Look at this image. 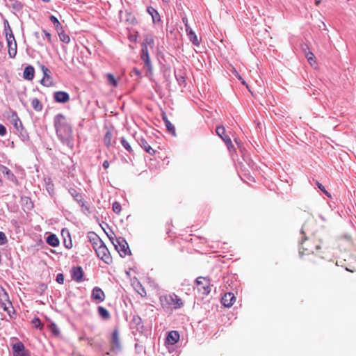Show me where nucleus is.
I'll return each instance as SVG.
<instances>
[{
    "instance_id": "1",
    "label": "nucleus",
    "mask_w": 356,
    "mask_h": 356,
    "mask_svg": "<svg viewBox=\"0 0 356 356\" xmlns=\"http://www.w3.org/2000/svg\"><path fill=\"white\" fill-rule=\"evenodd\" d=\"M326 247L323 244V241L316 236H313L309 238H305L301 243L300 248V254L302 257L312 256L311 261L315 264L317 260L323 259V256L322 254L325 250Z\"/></svg>"
},
{
    "instance_id": "2",
    "label": "nucleus",
    "mask_w": 356,
    "mask_h": 356,
    "mask_svg": "<svg viewBox=\"0 0 356 356\" xmlns=\"http://www.w3.org/2000/svg\"><path fill=\"white\" fill-rule=\"evenodd\" d=\"M56 134L63 143H69L72 138V127L62 114H58L54 120Z\"/></svg>"
},
{
    "instance_id": "3",
    "label": "nucleus",
    "mask_w": 356,
    "mask_h": 356,
    "mask_svg": "<svg viewBox=\"0 0 356 356\" xmlns=\"http://www.w3.org/2000/svg\"><path fill=\"white\" fill-rule=\"evenodd\" d=\"M94 234V237L90 238V243L92 245L93 249L97 256V257L104 261L106 264L109 265L113 262L112 257L104 245L103 241L98 238V236Z\"/></svg>"
},
{
    "instance_id": "4",
    "label": "nucleus",
    "mask_w": 356,
    "mask_h": 356,
    "mask_svg": "<svg viewBox=\"0 0 356 356\" xmlns=\"http://www.w3.org/2000/svg\"><path fill=\"white\" fill-rule=\"evenodd\" d=\"M160 302L163 308L179 309L183 307V300L175 293H169L160 297Z\"/></svg>"
},
{
    "instance_id": "5",
    "label": "nucleus",
    "mask_w": 356,
    "mask_h": 356,
    "mask_svg": "<svg viewBox=\"0 0 356 356\" xmlns=\"http://www.w3.org/2000/svg\"><path fill=\"white\" fill-rule=\"evenodd\" d=\"M148 45L150 47L154 45V39L152 37H147L145 38V42L142 44L141 49V59L145 63V68L148 73L152 74V67L147 48Z\"/></svg>"
},
{
    "instance_id": "6",
    "label": "nucleus",
    "mask_w": 356,
    "mask_h": 356,
    "mask_svg": "<svg viewBox=\"0 0 356 356\" xmlns=\"http://www.w3.org/2000/svg\"><path fill=\"white\" fill-rule=\"evenodd\" d=\"M6 37L8 44V52L10 58H14L17 54V42L10 26L6 29Z\"/></svg>"
},
{
    "instance_id": "7",
    "label": "nucleus",
    "mask_w": 356,
    "mask_h": 356,
    "mask_svg": "<svg viewBox=\"0 0 356 356\" xmlns=\"http://www.w3.org/2000/svg\"><path fill=\"white\" fill-rule=\"evenodd\" d=\"M197 291L202 295H208L211 291L210 279L206 277H199L195 280Z\"/></svg>"
},
{
    "instance_id": "8",
    "label": "nucleus",
    "mask_w": 356,
    "mask_h": 356,
    "mask_svg": "<svg viewBox=\"0 0 356 356\" xmlns=\"http://www.w3.org/2000/svg\"><path fill=\"white\" fill-rule=\"evenodd\" d=\"M113 244L121 257H126L131 254L129 245L123 238H117L116 242Z\"/></svg>"
},
{
    "instance_id": "9",
    "label": "nucleus",
    "mask_w": 356,
    "mask_h": 356,
    "mask_svg": "<svg viewBox=\"0 0 356 356\" xmlns=\"http://www.w3.org/2000/svg\"><path fill=\"white\" fill-rule=\"evenodd\" d=\"M91 298L95 303L100 304L106 300V294L101 288L95 286L92 290Z\"/></svg>"
},
{
    "instance_id": "10",
    "label": "nucleus",
    "mask_w": 356,
    "mask_h": 356,
    "mask_svg": "<svg viewBox=\"0 0 356 356\" xmlns=\"http://www.w3.org/2000/svg\"><path fill=\"white\" fill-rule=\"evenodd\" d=\"M12 349L13 356H30L29 351L25 349L24 345L21 341L14 343Z\"/></svg>"
},
{
    "instance_id": "11",
    "label": "nucleus",
    "mask_w": 356,
    "mask_h": 356,
    "mask_svg": "<svg viewBox=\"0 0 356 356\" xmlns=\"http://www.w3.org/2000/svg\"><path fill=\"white\" fill-rule=\"evenodd\" d=\"M216 134L220 137L227 146L229 151L234 149V145L232 143L231 138L225 135V129L223 126H218L216 128Z\"/></svg>"
},
{
    "instance_id": "12",
    "label": "nucleus",
    "mask_w": 356,
    "mask_h": 356,
    "mask_svg": "<svg viewBox=\"0 0 356 356\" xmlns=\"http://www.w3.org/2000/svg\"><path fill=\"white\" fill-rule=\"evenodd\" d=\"M41 69L44 74V76H43L42 79L41 80V83L43 86H47V87L51 86L53 85V81H52V78L50 76V73H51L50 70L47 67H44V65L42 66Z\"/></svg>"
},
{
    "instance_id": "13",
    "label": "nucleus",
    "mask_w": 356,
    "mask_h": 356,
    "mask_svg": "<svg viewBox=\"0 0 356 356\" xmlns=\"http://www.w3.org/2000/svg\"><path fill=\"white\" fill-rule=\"evenodd\" d=\"M236 301V297L234 293L229 292L224 294L222 297L221 302L226 307H232Z\"/></svg>"
},
{
    "instance_id": "14",
    "label": "nucleus",
    "mask_w": 356,
    "mask_h": 356,
    "mask_svg": "<svg viewBox=\"0 0 356 356\" xmlns=\"http://www.w3.org/2000/svg\"><path fill=\"white\" fill-rule=\"evenodd\" d=\"M120 21L122 22H126L127 24L134 25L137 24V20L135 16L127 11H125L124 13L121 14Z\"/></svg>"
},
{
    "instance_id": "15",
    "label": "nucleus",
    "mask_w": 356,
    "mask_h": 356,
    "mask_svg": "<svg viewBox=\"0 0 356 356\" xmlns=\"http://www.w3.org/2000/svg\"><path fill=\"white\" fill-rule=\"evenodd\" d=\"M54 98L56 102L66 103L70 100L68 93L63 91H57L54 94Z\"/></svg>"
},
{
    "instance_id": "16",
    "label": "nucleus",
    "mask_w": 356,
    "mask_h": 356,
    "mask_svg": "<svg viewBox=\"0 0 356 356\" xmlns=\"http://www.w3.org/2000/svg\"><path fill=\"white\" fill-rule=\"evenodd\" d=\"M0 171L2 174H3L4 175H6L7 177V179L9 181H13L16 184H18V181L16 178V177L7 167H6L4 165H1Z\"/></svg>"
},
{
    "instance_id": "17",
    "label": "nucleus",
    "mask_w": 356,
    "mask_h": 356,
    "mask_svg": "<svg viewBox=\"0 0 356 356\" xmlns=\"http://www.w3.org/2000/svg\"><path fill=\"white\" fill-rule=\"evenodd\" d=\"M111 344L113 348H118L120 346L119 331L118 328H115L113 331Z\"/></svg>"
},
{
    "instance_id": "18",
    "label": "nucleus",
    "mask_w": 356,
    "mask_h": 356,
    "mask_svg": "<svg viewBox=\"0 0 356 356\" xmlns=\"http://www.w3.org/2000/svg\"><path fill=\"white\" fill-rule=\"evenodd\" d=\"M83 275V271L81 267H79V266L74 267L72 269V277L76 282H81Z\"/></svg>"
},
{
    "instance_id": "19",
    "label": "nucleus",
    "mask_w": 356,
    "mask_h": 356,
    "mask_svg": "<svg viewBox=\"0 0 356 356\" xmlns=\"http://www.w3.org/2000/svg\"><path fill=\"white\" fill-rule=\"evenodd\" d=\"M35 74L34 67L31 65H28L24 68L23 72V78L24 79L31 81L33 79Z\"/></svg>"
},
{
    "instance_id": "20",
    "label": "nucleus",
    "mask_w": 356,
    "mask_h": 356,
    "mask_svg": "<svg viewBox=\"0 0 356 356\" xmlns=\"http://www.w3.org/2000/svg\"><path fill=\"white\" fill-rule=\"evenodd\" d=\"M179 339V334L177 331H171L168 333L166 341L169 344L174 345Z\"/></svg>"
},
{
    "instance_id": "21",
    "label": "nucleus",
    "mask_w": 356,
    "mask_h": 356,
    "mask_svg": "<svg viewBox=\"0 0 356 356\" xmlns=\"http://www.w3.org/2000/svg\"><path fill=\"white\" fill-rule=\"evenodd\" d=\"M97 312L98 314L100 316V318L104 321H107L110 319L111 314L104 307L99 306L97 307Z\"/></svg>"
},
{
    "instance_id": "22",
    "label": "nucleus",
    "mask_w": 356,
    "mask_h": 356,
    "mask_svg": "<svg viewBox=\"0 0 356 356\" xmlns=\"http://www.w3.org/2000/svg\"><path fill=\"white\" fill-rule=\"evenodd\" d=\"M147 11L152 16L154 23L159 22L161 20L159 14L154 8L148 7Z\"/></svg>"
},
{
    "instance_id": "23",
    "label": "nucleus",
    "mask_w": 356,
    "mask_h": 356,
    "mask_svg": "<svg viewBox=\"0 0 356 356\" xmlns=\"http://www.w3.org/2000/svg\"><path fill=\"white\" fill-rule=\"evenodd\" d=\"M140 145L141 147L145 149V151L147 153H149L150 155H154L155 153V151L154 149L151 147L149 144L147 142L145 139L140 140Z\"/></svg>"
},
{
    "instance_id": "24",
    "label": "nucleus",
    "mask_w": 356,
    "mask_h": 356,
    "mask_svg": "<svg viewBox=\"0 0 356 356\" xmlns=\"http://www.w3.org/2000/svg\"><path fill=\"white\" fill-rule=\"evenodd\" d=\"M187 35L189 38L190 41L195 46L200 45V40L195 33L193 30H189L188 33H187Z\"/></svg>"
},
{
    "instance_id": "25",
    "label": "nucleus",
    "mask_w": 356,
    "mask_h": 356,
    "mask_svg": "<svg viewBox=\"0 0 356 356\" xmlns=\"http://www.w3.org/2000/svg\"><path fill=\"white\" fill-rule=\"evenodd\" d=\"M47 242L52 247H56L59 245V240L55 234H51L47 238Z\"/></svg>"
},
{
    "instance_id": "26",
    "label": "nucleus",
    "mask_w": 356,
    "mask_h": 356,
    "mask_svg": "<svg viewBox=\"0 0 356 356\" xmlns=\"http://www.w3.org/2000/svg\"><path fill=\"white\" fill-rule=\"evenodd\" d=\"M163 120H164L168 131L170 132L173 136H175V128L174 125L168 120L165 115L163 116Z\"/></svg>"
},
{
    "instance_id": "27",
    "label": "nucleus",
    "mask_w": 356,
    "mask_h": 356,
    "mask_svg": "<svg viewBox=\"0 0 356 356\" xmlns=\"http://www.w3.org/2000/svg\"><path fill=\"white\" fill-rule=\"evenodd\" d=\"M31 106L36 111H40L42 109V104L38 98H33L31 100Z\"/></svg>"
},
{
    "instance_id": "28",
    "label": "nucleus",
    "mask_w": 356,
    "mask_h": 356,
    "mask_svg": "<svg viewBox=\"0 0 356 356\" xmlns=\"http://www.w3.org/2000/svg\"><path fill=\"white\" fill-rule=\"evenodd\" d=\"M10 7L16 11H20L23 8V4L17 0H10Z\"/></svg>"
},
{
    "instance_id": "29",
    "label": "nucleus",
    "mask_w": 356,
    "mask_h": 356,
    "mask_svg": "<svg viewBox=\"0 0 356 356\" xmlns=\"http://www.w3.org/2000/svg\"><path fill=\"white\" fill-rule=\"evenodd\" d=\"M50 20L54 24L55 29L59 31L62 26L58 19L54 15L50 16Z\"/></svg>"
},
{
    "instance_id": "30",
    "label": "nucleus",
    "mask_w": 356,
    "mask_h": 356,
    "mask_svg": "<svg viewBox=\"0 0 356 356\" xmlns=\"http://www.w3.org/2000/svg\"><path fill=\"white\" fill-rule=\"evenodd\" d=\"M58 35H59V38H60V40L65 42V43H69L70 41V36L65 33L64 31H60L59 32L58 31Z\"/></svg>"
},
{
    "instance_id": "31",
    "label": "nucleus",
    "mask_w": 356,
    "mask_h": 356,
    "mask_svg": "<svg viewBox=\"0 0 356 356\" xmlns=\"http://www.w3.org/2000/svg\"><path fill=\"white\" fill-rule=\"evenodd\" d=\"M106 77H107L108 83L110 85H111L114 87H116L118 86V81L112 74H108L106 75Z\"/></svg>"
},
{
    "instance_id": "32",
    "label": "nucleus",
    "mask_w": 356,
    "mask_h": 356,
    "mask_svg": "<svg viewBox=\"0 0 356 356\" xmlns=\"http://www.w3.org/2000/svg\"><path fill=\"white\" fill-rule=\"evenodd\" d=\"M308 62L312 66L316 65V60L313 53L308 52L306 55Z\"/></svg>"
},
{
    "instance_id": "33",
    "label": "nucleus",
    "mask_w": 356,
    "mask_h": 356,
    "mask_svg": "<svg viewBox=\"0 0 356 356\" xmlns=\"http://www.w3.org/2000/svg\"><path fill=\"white\" fill-rule=\"evenodd\" d=\"M121 143L122 146L130 153L133 152V149L129 144V143L124 138H121Z\"/></svg>"
},
{
    "instance_id": "34",
    "label": "nucleus",
    "mask_w": 356,
    "mask_h": 356,
    "mask_svg": "<svg viewBox=\"0 0 356 356\" xmlns=\"http://www.w3.org/2000/svg\"><path fill=\"white\" fill-rule=\"evenodd\" d=\"M0 307L6 312H8V314L11 316L10 315V312H11V309H13V307L11 305V303L10 302H8V305L6 304V303H1L0 304Z\"/></svg>"
},
{
    "instance_id": "35",
    "label": "nucleus",
    "mask_w": 356,
    "mask_h": 356,
    "mask_svg": "<svg viewBox=\"0 0 356 356\" xmlns=\"http://www.w3.org/2000/svg\"><path fill=\"white\" fill-rule=\"evenodd\" d=\"M32 325L33 327L36 329H41L42 327V325L41 323L40 320L38 318H35L32 320Z\"/></svg>"
},
{
    "instance_id": "36",
    "label": "nucleus",
    "mask_w": 356,
    "mask_h": 356,
    "mask_svg": "<svg viewBox=\"0 0 356 356\" xmlns=\"http://www.w3.org/2000/svg\"><path fill=\"white\" fill-rule=\"evenodd\" d=\"M112 134L111 131H107L104 137V143L107 146L111 144Z\"/></svg>"
},
{
    "instance_id": "37",
    "label": "nucleus",
    "mask_w": 356,
    "mask_h": 356,
    "mask_svg": "<svg viewBox=\"0 0 356 356\" xmlns=\"http://www.w3.org/2000/svg\"><path fill=\"white\" fill-rule=\"evenodd\" d=\"M112 209H113V211L117 213V214H119L120 212H121V210H122V207H121V205L119 202H115L113 204V207H112Z\"/></svg>"
},
{
    "instance_id": "38",
    "label": "nucleus",
    "mask_w": 356,
    "mask_h": 356,
    "mask_svg": "<svg viewBox=\"0 0 356 356\" xmlns=\"http://www.w3.org/2000/svg\"><path fill=\"white\" fill-rule=\"evenodd\" d=\"M316 185L318 186V188L324 193L325 194L327 197H331V195L329 192H327L326 191V189L325 188V187L322 185V184H321L319 181H316Z\"/></svg>"
},
{
    "instance_id": "39",
    "label": "nucleus",
    "mask_w": 356,
    "mask_h": 356,
    "mask_svg": "<svg viewBox=\"0 0 356 356\" xmlns=\"http://www.w3.org/2000/svg\"><path fill=\"white\" fill-rule=\"evenodd\" d=\"M8 243L6 234L3 232H0V245H4Z\"/></svg>"
},
{
    "instance_id": "40",
    "label": "nucleus",
    "mask_w": 356,
    "mask_h": 356,
    "mask_svg": "<svg viewBox=\"0 0 356 356\" xmlns=\"http://www.w3.org/2000/svg\"><path fill=\"white\" fill-rule=\"evenodd\" d=\"M42 33L44 35V37L46 38L47 42L51 44L52 42L51 33L44 29L42 30Z\"/></svg>"
},
{
    "instance_id": "41",
    "label": "nucleus",
    "mask_w": 356,
    "mask_h": 356,
    "mask_svg": "<svg viewBox=\"0 0 356 356\" xmlns=\"http://www.w3.org/2000/svg\"><path fill=\"white\" fill-rule=\"evenodd\" d=\"M56 281L59 284H63L64 282V275L62 273H58L56 276Z\"/></svg>"
},
{
    "instance_id": "42",
    "label": "nucleus",
    "mask_w": 356,
    "mask_h": 356,
    "mask_svg": "<svg viewBox=\"0 0 356 356\" xmlns=\"http://www.w3.org/2000/svg\"><path fill=\"white\" fill-rule=\"evenodd\" d=\"M6 127L3 124H0V136H3L6 135Z\"/></svg>"
},
{
    "instance_id": "43",
    "label": "nucleus",
    "mask_w": 356,
    "mask_h": 356,
    "mask_svg": "<svg viewBox=\"0 0 356 356\" xmlns=\"http://www.w3.org/2000/svg\"><path fill=\"white\" fill-rule=\"evenodd\" d=\"M133 72H134L136 75H137V76H141V72H140V70H138L137 68H134V69L133 70Z\"/></svg>"
},
{
    "instance_id": "44",
    "label": "nucleus",
    "mask_w": 356,
    "mask_h": 356,
    "mask_svg": "<svg viewBox=\"0 0 356 356\" xmlns=\"http://www.w3.org/2000/svg\"><path fill=\"white\" fill-rule=\"evenodd\" d=\"M103 167L105 168V169H107L109 167V163L108 161H104V163H103Z\"/></svg>"
},
{
    "instance_id": "45",
    "label": "nucleus",
    "mask_w": 356,
    "mask_h": 356,
    "mask_svg": "<svg viewBox=\"0 0 356 356\" xmlns=\"http://www.w3.org/2000/svg\"><path fill=\"white\" fill-rule=\"evenodd\" d=\"M52 331L55 334H58L59 332L55 328V325L53 324L52 325Z\"/></svg>"
},
{
    "instance_id": "46",
    "label": "nucleus",
    "mask_w": 356,
    "mask_h": 356,
    "mask_svg": "<svg viewBox=\"0 0 356 356\" xmlns=\"http://www.w3.org/2000/svg\"><path fill=\"white\" fill-rule=\"evenodd\" d=\"M184 26L186 28V33H188L189 30H192L191 28L189 26L188 24H187L186 25H184Z\"/></svg>"
},
{
    "instance_id": "47",
    "label": "nucleus",
    "mask_w": 356,
    "mask_h": 356,
    "mask_svg": "<svg viewBox=\"0 0 356 356\" xmlns=\"http://www.w3.org/2000/svg\"><path fill=\"white\" fill-rule=\"evenodd\" d=\"M182 21H183V23L184 24V25H186L187 24H188V19L186 17L182 18Z\"/></svg>"
},
{
    "instance_id": "48",
    "label": "nucleus",
    "mask_w": 356,
    "mask_h": 356,
    "mask_svg": "<svg viewBox=\"0 0 356 356\" xmlns=\"http://www.w3.org/2000/svg\"><path fill=\"white\" fill-rule=\"evenodd\" d=\"M234 73L238 78L239 80H242V77L239 75V74L236 70H234Z\"/></svg>"
},
{
    "instance_id": "49",
    "label": "nucleus",
    "mask_w": 356,
    "mask_h": 356,
    "mask_svg": "<svg viewBox=\"0 0 356 356\" xmlns=\"http://www.w3.org/2000/svg\"><path fill=\"white\" fill-rule=\"evenodd\" d=\"M305 227H306V225H304L302 226V229H301V233H302L303 235H305Z\"/></svg>"
},
{
    "instance_id": "50",
    "label": "nucleus",
    "mask_w": 356,
    "mask_h": 356,
    "mask_svg": "<svg viewBox=\"0 0 356 356\" xmlns=\"http://www.w3.org/2000/svg\"><path fill=\"white\" fill-rule=\"evenodd\" d=\"M139 293L141 295V296H146V291L144 289H143V292H139Z\"/></svg>"
},
{
    "instance_id": "51",
    "label": "nucleus",
    "mask_w": 356,
    "mask_h": 356,
    "mask_svg": "<svg viewBox=\"0 0 356 356\" xmlns=\"http://www.w3.org/2000/svg\"><path fill=\"white\" fill-rule=\"evenodd\" d=\"M323 0H315V3L318 6Z\"/></svg>"
},
{
    "instance_id": "52",
    "label": "nucleus",
    "mask_w": 356,
    "mask_h": 356,
    "mask_svg": "<svg viewBox=\"0 0 356 356\" xmlns=\"http://www.w3.org/2000/svg\"><path fill=\"white\" fill-rule=\"evenodd\" d=\"M81 197L80 195H76L75 199H76V201L79 202V201H81Z\"/></svg>"
},
{
    "instance_id": "53",
    "label": "nucleus",
    "mask_w": 356,
    "mask_h": 356,
    "mask_svg": "<svg viewBox=\"0 0 356 356\" xmlns=\"http://www.w3.org/2000/svg\"><path fill=\"white\" fill-rule=\"evenodd\" d=\"M241 83H242L243 85H245V86H246V87L248 88V85H247V83H246L245 81H244L243 79H242V80H241Z\"/></svg>"
},
{
    "instance_id": "54",
    "label": "nucleus",
    "mask_w": 356,
    "mask_h": 356,
    "mask_svg": "<svg viewBox=\"0 0 356 356\" xmlns=\"http://www.w3.org/2000/svg\"><path fill=\"white\" fill-rule=\"evenodd\" d=\"M44 3H49L51 0H42Z\"/></svg>"
},
{
    "instance_id": "55",
    "label": "nucleus",
    "mask_w": 356,
    "mask_h": 356,
    "mask_svg": "<svg viewBox=\"0 0 356 356\" xmlns=\"http://www.w3.org/2000/svg\"><path fill=\"white\" fill-rule=\"evenodd\" d=\"M3 48V43L0 41V50Z\"/></svg>"
},
{
    "instance_id": "56",
    "label": "nucleus",
    "mask_w": 356,
    "mask_h": 356,
    "mask_svg": "<svg viewBox=\"0 0 356 356\" xmlns=\"http://www.w3.org/2000/svg\"><path fill=\"white\" fill-rule=\"evenodd\" d=\"M1 291H3L6 295V293L5 290L3 288H1Z\"/></svg>"
}]
</instances>
